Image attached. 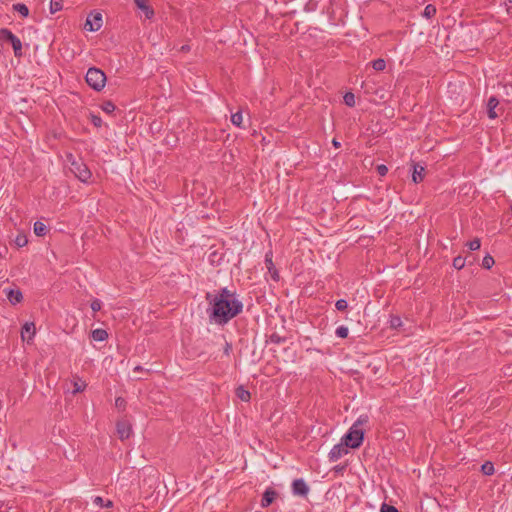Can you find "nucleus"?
Instances as JSON below:
<instances>
[{
    "label": "nucleus",
    "mask_w": 512,
    "mask_h": 512,
    "mask_svg": "<svg viewBox=\"0 0 512 512\" xmlns=\"http://www.w3.org/2000/svg\"><path fill=\"white\" fill-rule=\"evenodd\" d=\"M205 298L211 305L207 310L209 320L218 325L227 324L243 310V303L240 300L212 299L211 293H207Z\"/></svg>",
    "instance_id": "f257e3e1"
},
{
    "label": "nucleus",
    "mask_w": 512,
    "mask_h": 512,
    "mask_svg": "<svg viewBox=\"0 0 512 512\" xmlns=\"http://www.w3.org/2000/svg\"><path fill=\"white\" fill-rule=\"evenodd\" d=\"M465 266V259L461 256H457L453 259V267L460 270Z\"/></svg>",
    "instance_id": "f704fd0d"
},
{
    "label": "nucleus",
    "mask_w": 512,
    "mask_h": 512,
    "mask_svg": "<svg viewBox=\"0 0 512 512\" xmlns=\"http://www.w3.org/2000/svg\"><path fill=\"white\" fill-rule=\"evenodd\" d=\"M93 503L99 507L112 508L114 506L113 501L106 500L104 501L102 497L96 496L93 499Z\"/></svg>",
    "instance_id": "4be33fe9"
},
{
    "label": "nucleus",
    "mask_w": 512,
    "mask_h": 512,
    "mask_svg": "<svg viewBox=\"0 0 512 512\" xmlns=\"http://www.w3.org/2000/svg\"><path fill=\"white\" fill-rule=\"evenodd\" d=\"M63 8V0H51L50 1V13L55 14L61 11Z\"/></svg>",
    "instance_id": "b1692460"
},
{
    "label": "nucleus",
    "mask_w": 512,
    "mask_h": 512,
    "mask_svg": "<svg viewBox=\"0 0 512 512\" xmlns=\"http://www.w3.org/2000/svg\"><path fill=\"white\" fill-rule=\"evenodd\" d=\"M92 338L95 341H104L108 338V333L104 329H95L92 331Z\"/></svg>",
    "instance_id": "aec40b11"
},
{
    "label": "nucleus",
    "mask_w": 512,
    "mask_h": 512,
    "mask_svg": "<svg viewBox=\"0 0 512 512\" xmlns=\"http://www.w3.org/2000/svg\"><path fill=\"white\" fill-rule=\"evenodd\" d=\"M494 258L487 254L482 260V267L485 269H490L494 265Z\"/></svg>",
    "instance_id": "7c9ffc66"
},
{
    "label": "nucleus",
    "mask_w": 512,
    "mask_h": 512,
    "mask_svg": "<svg viewBox=\"0 0 512 512\" xmlns=\"http://www.w3.org/2000/svg\"><path fill=\"white\" fill-rule=\"evenodd\" d=\"M16 36L7 28L0 29V39L3 41L11 42Z\"/></svg>",
    "instance_id": "5701e85b"
},
{
    "label": "nucleus",
    "mask_w": 512,
    "mask_h": 512,
    "mask_svg": "<svg viewBox=\"0 0 512 512\" xmlns=\"http://www.w3.org/2000/svg\"><path fill=\"white\" fill-rule=\"evenodd\" d=\"M349 447L341 440L339 444H336L333 446V448L330 450L328 457L331 462H336L340 458H342L344 455L348 454Z\"/></svg>",
    "instance_id": "423d86ee"
},
{
    "label": "nucleus",
    "mask_w": 512,
    "mask_h": 512,
    "mask_svg": "<svg viewBox=\"0 0 512 512\" xmlns=\"http://www.w3.org/2000/svg\"><path fill=\"white\" fill-rule=\"evenodd\" d=\"M309 490V486L302 478L295 479L292 482V493L295 496L307 497Z\"/></svg>",
    "instance_id": "0eeeda50"
},
{
    "label": "nucleus",
    "mask_w": 512,
    "mask_h": 512,
    "mask_svg": "<svg viewBox=\"0 0 512 512\" xmlns=\"http://www.w3.org/2000/svg\"><path fill=\"white\" fill-rule=\"evenodd\" d=\"M6 295H7L9 302L13 305L20 303L23 299L22 292L19 289H17V290L9 289L7 291Z\"/></svg>",
    "instance_id": "2eb2a0df"
},
{
    "label": "nucleus",
    "mask_w": 512,
    "mask_h": 512,
    "mask_svg": "<svg viewBox=\"0 0 512 512\" xmlns=\"http://www.w3.org/2000/svg\"><path fill=\"white\" fill-rule=\"evenodd\" d=\"M270 273H271L272 278H273L274 280H276V281H278V280H279V275H278V272H277V270H276L275 268H274V269H272V271H271Z\"/></svg>",
    "instance_id": "49530a36"
},
{
    "label": "nucleus",
    "mask_w": 512,
    "mask_h": 512,
    "mask_svg": "<svg viewBox=\"0 0 512 512\" xmlns=\"http://www.w3.org/2000/svg\"><path fill=\"white\" fill-rule=\"evenodd\" d=\"M286 341L285 337L280 336L277 333H272L269 337V342L274 344H280Z\"/></svg>",
    "instance_id": "473e14b6"
},
{
    "label": "nucleus",
    "mask_w": 512,
    "mask_h": 512,
    "mask_svg": "<svg viewBox=\"0 0 512 512\" xmlns=\"http://www.w3.org/2000/svg\"><path fill=\"white\" fill-rule=\"evenodd\" d=\"M235 393L236 396L244 402H248L251 399L250 392L246 390L243 386L237 387Z\"/></svg>",
    "instance_id": "dca6fc26"
},
{
    "label": "nucleus",
    "mask_w": 512,
    "mask_h": 512,
    "mask_svg": "<svg viewBox=\"0 0 512 512\" xmlns=\"http://www.w3.org/2000/svg\"><path fill=\"white\" fill-rule=\"evenodd\" d=\"M468 248L471 251H476L481 247V242L479 238H474L473 240L467 243Z\"/></svg>",
    "instance_id": "72a5a7b5"
},
{
    "label": "nucleus",
    "mask_w": 512,
    "mask_h": 512,
    "mask_svg": "<svg viewBox=\"0 0 512 512\" xmlns=\"http://www.w3.org/2000/svg\"><path fill=\"white\" fill-rule=\"evenodd\" d=\"M498 105L499 100L495 96H491L487 103V113L490 119H495L499 116V114L496 111Z\"/></svg>",
    "instance_id": "f8f14e48"
},
{
    "label": "nucleus",
    "mask_w": 512,
    "mask_h": 512,
    "mask_svg": "<svg viewBox=\"0 0 512 512\" xmlns=\"http://www.w3.org/2000/svg\"><path fill=\"white\" fill-rule=\"evenodd\" d=\"M231 351H232V344L226 341L223 352L226 356H229Z\"/></svg>",
    "instance_id": "a18cd8bd"
},
{
    "label": "nucleus",
    "mask_w": 512,
    "mask_h": 512,
    "mask_svg": "<svg viewBox=\"0 0 512 512\" xmlns=\"http://www.w3.org/2000/svg\"><path fill=\"white\" fill-rule=\"evenodd\" d=\"M91 309L93 312H98L101 309V301L98 299H95L91 302Z\"/></svg>",
    "instance_id": "37998d69"
},
{
    "label": "nucleus",
    "mask_w": 512,
    "mask_h": 512,
    "mask_svg": "<svg viewBox=\"0 0 512 512\" xmlns=\"http://www.w3.org/2000/svg\"><path fill=\"white\" fill-rule=\"evenodd\" d=\"M381 512H399L398 509L392 505L383 503L381 506Z\"/></svg>",
    "instance_id": "a19ab883"
},
{
    "label": "nucleus",
    "mask_w": 512,
    "mask_h": 512,
    "mask_svg": "<svg viewBox=\"0 0 512 512\" xmlns=\"http://www.w3.org/2000/svg\"><path fill=\"white\" fill-rule=\"evenodd\" d=\"M143 370H144V369H143V367H142V366H140V365H137V366L134 368V371H135V372H142Z\"/></svg>",
    "instance_id": "8fccbe9b"
},
{
    "label": "nucleus",
    "mask_w": 512,
    "mask_h": 512,
    "mask_svg": "<svg viewBox=\"0 0 512 512\" xmlns=\"http://www.w3.org/2000/svg\"><path fill=\"white\" fill-rule=\"evenodd\" d=\"M91 122L97 128L102 126V118L100 116H98V115L92 114L91 115Z\"/></svg>",
    "instance_id": "ea45409f"
},
{
    "label": "nucleus",
    "mask_w": 512,
    "mask_h": 512,
    "mask_svg": "<svg viewBox=\"0 0 512 512\" xmlns=\"http://www.w3.org/2000/svg\"><path fill=\"white\" fill-rule=\"evenodd\" d=\"M376 170L380 176H385L388 172V168L384 164L378 165Z\"/></svg>",
    "instance_id": "c03bdc74"
},
{
    "label": "nucleus",
    "mask_w": 512,
    "mask_h": 512,
    "mask_svg": "<svg viewBox=\"0 0 512 512\" xmlns=\"http://www.w3.org/2000/svg\"><path fill=\"white\" fill-rule=\"evenodd\" d=\"M436 7L432 4H428L425 8H424V11L422 13L423 17L427 18V19H431L432 17L435 16L436 14Z\"/></svg>",
    "instance_id": "393cba45"
},
{
    "label": "nucleus",
    "mask_w": 512,
    "mask_h": 512,
    "mask_svg": "<svg viewBox=\"0 0 512 512\" xmlns=\"http://www.w3.org/2000/svg\"><path fill=\"white\" fill-rule=\"evenodd\" d=\"M117 434L121 440L128 439L132 433V426L128 420H119L116 424Z\"/></svg>",
    "instance_id": "6e6552de"
},
{
    "label": "nucleus",
    "mask_w": 512,
    "mask_h": 512,
    "mask_svg": "<svg viewBox=\"0 0 512 512\" xmlns=\"http://www.w3.org/2000/svg\"><path fill=\"white\" fill-rule=\"evenodd\" d=\"M134 3L138 9L143 11L147 19H151L154 16V10L148 4V0H134Z\"/></svg>",
    "instance_id": "9b49d317"
},
{
    "label": "nucleus",
    "mask_w": 512,
    "mask_h": 512,
    "mask_svg": "<svg viewBox=\"0 0 512 512\" xmlns=\"http://www.w3.org/2000/svg\"><path fill=\"white\" fill-rule=\"evenodd\" d=\"M180 51H181V52H189V51H190V46H189V45H183V46L180 48Z\"/></svg>",
    "instance_id": "09e8293b"
},
{
    "label": "nucleus",
    "mask_w": 512,
    "mask_h": 512,
    "mask_svg": "<svg viewBox=\"0 0 512 512\" xmlns=\"http://www.w3.org/2000/svg\"><path fill=\"white\" fill-rule=\"evenodd\" d=\"M481 472L486 476H491L495 472L494 464L491 461H486L481 466Z\"/></svg>",
    "instance_id": "412c9836"
},
{
    "label": "nucleus",
    "mask_w": 512,
    "mask_h": 512,
    "mask_svg": "<svg viewBox=\"0 0 512 512\" xmlns=\"http://www.w3.org/2000/svg\"><path fill=\"white\" fill-rule=\"evenodd\" d=\"M231 122L237 126V127H241V124L243 122V116H242V113L240 111L236 112V113H233L231 115Z\"/></svg>",
    "instance_id": "cd10ccee"
},
{
    "label": "nucleus",
    "mask_w": 512,
    "mask_h": 512,
    "mask_svg": "<svg viewBox=\"0 0 512 512\" xmlns=\"http://www.w3.org/2000/svg\"><path fill=\"white\" fill-rule=\"evenodd\" d=\"M15 245L19 248L24 247L28 243L27 236L25 234H19L14 240Z\"/></svg>",
    "instance_id": "c85d7f7f"
},
{
    "label": "nucleus",
    "mask_w": 512,
    "mask_h": 512,
    "mask_svg": "<svg viewBox=\"0 0 512 512\" xmlns=\"http://www.w3.org/2000/svg\"><path fill=\"white\" fill-rule=\"evenodd\" d=\"M368 422L367 415H361L351 426L349 431L342 437V441L352 449L359 448L364 440V430L360 426Z\"/></svg>",
    "instance_id": "f03ea898"
},
{
    "label": "nucleus",
    "mask_w": 512,
    "mask_h": 512,
    "mask_svg": "<svg viewBox=\"0 0 512 512\" xmlns=\"http://www.w3.org/2000/svg\"><path fill=\"white\" fill-rule=\"evenodd\" d=\"M212 299L238 300L236 294L228 288H222L217 295H212Z\"/></svg>",
    "instance_id": "4468645a"
},
{
    "label": "nucleus",
    "mask_w": 512,
    "mask_h": 512,
    "mask_svg": "<svg viewBox=\"0 0 512 512\" xmlns=\"http://www.w3.org/2000/svg\"><path fill=\"white\" fill-rule=\"evenodd\" d=\"M389 324L392 329H398L402 326V320L399 316H391Z\"/></svg>",
    "instance_id": "c756f323"
},
{
    "label": "nucleus",
    "mask_w": 512,
    "mask_h": 512,
    "mask_svg": "<svg viewBox=\"0 0 512 512\" xmlns=\"http://www.w3.org/2000/svg\"><path fill=\"white\" fill-rule=\"evenodd\" d=\"M332 145H333V146H334V148H336V149H338V148H340V147H341V143H340L336 138H334V139L332 140Z\"/></svg>",
    "instance_id": "de8ad7c7"
},
{
    "label": "nucleus",
    "mask_w": 512,
    "mask_h": 512,
    "mask_svg": "<svg viewBox=\"0 0 512 512\" xmlns=\"http://www.w3.org/2000/svg\"><path fill=\"white\" fill-rule=\"evenodd\" d=\"M278 493L276 490H274L272 487H268L265 492L263 493L262 499H261V507L267 508L269 507L277 498Z\"/></svg>",
    "instance_id": "1a4fd4ad"
},
{
    "label": "nucleus",
    "mask_w": 512,
    "mask_h": 512,
    "mask_svg": "<svg viewBox=\"0 0 512 512\" xmlns=\"http://www.w3.org/2000/svg\"><path fill=\"white\" fill-rule=\"evenodd\" d=\"M348 333L349 330L346 326H339L335 331V334L340 338H346L348 336Z\"/></svg>",
    "instance_id": "e433bc0d"
},
{
    "label": "nucleus",
    "mask_w": 512,
    "mask_h": 512,
    "mask_svg": "<svg viewBox=\"0 0 512 512\" xmlns=\"http://www.w3.org/2000/svg\"><path fill=\"white\" fill-rule=\"evenodd\" d=\"M424 173H425V168L422 165H420L418 163L413 164L412 180L414 183L422 182L424 179Z\"/></svg>",
    "instance_id": "ddd939ff"
},
{
    "label": "nucleus",
    "mask_w": 512,
    "mask_h": 512,
    "mask_svg": "<svg viewBox=\"0 0 512 512\" xmlns=\"http://www.w3.org/2000/svg\"><path fill=\"white\" fill-rule=\"evenodd\" d=\"M85 80L92 89L101 91L106 83V75L99 68L91 67L86 73Z\"/></svg>",
    "instance_id": "7ed1b4c3"
},
{
    "label": "nucleus",
    "mask_w": 512,
    "mask_h": 512,
    "mask_svg": "<svg viewBox=\"0 0 512 512\" xmlns=\"http://www.w3.org/2000/svg\"><path fill=\"white\" fill-rule=\"evenodd\" d=\"M102 14L99 12H91L86 19L84 29L90 32L98 31L102 27Z\"/></svg>",
    "instance_id": "39448f33"
},
{
    "label": "nucleus",
    "mask_w": 512,
    "mask_h": 512,
    "mask_svg": "<svg viewBox=\"0 0 512 512\" xmlns=\"http://www.w3.org/2000/svg\"><path fill=\"white\" fill-rule=\"evenodd\" d=\"M35 332V324L33 322H26L21 329L22 340L29 343L33 339Z\"/></svg>",
    "instance_id": "9d476101"
},
{
    "label": "nucleus",
    "mask_w": 512,
    "mask_h": 512,
    "mask_svg": "<svg viewBox=\"0 0 512 512\" xmlns=\"http://www.w3.org/2000/svg\"><path fill=\"white\" fill-rule=\"evenodd\" d=\"M265 264H266V267L267 269L269 270V272L272 271V269H274V264H273V261H272V253H267L266 256H265Z\"/></svg>",
    "instance_id": "58836bf2"
},
{
    "label": "nucleus",
    "mask_w": 512,
    "mask_h": 512,
    "mask_svg": "<svg viewBox=\"0 0 512 512\" xmlns=\"http://www.w3.org/2000/svg\"><path fill=\"white\" fill-rule=\"evenodd\" d=\"M115 406L119 409H124L126 407V401L122 397H117L115 399Z\"/></svg>",
    "instance_id": "79ce46f5"
},
{
    "label": "nucleus",
    "mask_w": 512,
    "mask_h": 512,
    "mask_svg": "<svg viewBox=\"0 0 512 512\" xmlns=\"http://www.w3.org/2000/svg\"><path fill=\"white\" fill-rule=\"evenodd\" d=\"M12 9L18 12L22 17L26 18L29 15V9L24 3H15Z\"/></svg>",
    "instance_id": "f3484780"
},
{
    "label": "nucleus",
    "mask_w": 512,
    "mask_h": 512,
    "mask_svg": "<svg viewBox=\"0 0 512 512\" xmlns=\"http://www.w3.org/2000/svg\"><path fill=\"white\" fill-rule=\"evenodd\" d=\"M73 386H74L73 393L76 394V393L82 392L85 389L86 383L81 380H78V381L74 382Z\"/></svg>",
    "instance_id": "c9c22d12"
},
{
    "label": "nucleus",
    "mask_w": 512,
    "mask_h": 512,
    "mask_svg": "<svg viewBox=\"0 0 512 512\" xmlns=\"http://www.w3.org/2000/svg\"><path fill=\"white\" fill-rule=\"evenodd\" d=\"M71 171L82 182H87L91 178V172L87 165L82 161L73 160L71 162Z\"/></svg>",
    "instance_id": "20e7f679"
},
{
    "label": "nucleus",
    "mask_w": 512,
    "mask_h": 512,
    "mask_svg": "<svg viewBox=\"0 0 512 512\" xmlns=\"http://www.w3.org/2000/svg\"><path fill=\"white\" fill-rule=\"evenodd\" d=\"M344 102L347 106L353 107L355 105V95L352 92H347L344 95Z\"/></svg>",
    "instance_id": "2f4dec72"
},
{
    "label": "nucleus",
    "mask_w": 512,
    "mask_h": 512,
    "mask_svg": "<svg viewBox=\"0 0 512 512\" xmlns=\"http://www.w3.org/2000/svg\"><path fill=\"white\" fill-rule=\"evenodd\" d=\"M372 67L376 71H383L386 68V62L382 58H378L371 62Z\"/></svg>",
    "instance_id": "bb28decb"
},
{
    "label": "nucleus",
    "mask_w": 512,
    "mask_h": 512,
    "mask_svg": "<svg viewBox=\"0 0 512 512\" xmlns=\"http://www.w3.org/2000/svg\"><path fill=\"white\" fill-rule=\"evenodd\" d=\"M101 109L107 114H112L115 111L116 106L112 101L108 100L102 103Z\"/></svg>",
    "instance_id": "a878e982"
},
{
    "label": "nucleus",
    "mask_w": 512,
    "mask_h": 512,
    "mask_svg": "<svg viewBox=\"0 0 512 512\" xmlns=\"http://www.w3.org/2000/svg\"><path fill=\"white\" fill-rule=\"evenodd\" d=\"M335 307L339 311H344V310L347 309L348 303H347V301L345 299H339V300L336 301Z\"/></svg>",
    "instance_id": "4c0bfd02"
},
{
    "label": "nucleus",
    "mask_w": 512,
    "mask_h": 512,
    "mask_svg": "<svg viewBox=\"0 0 512 512\" xmlns=\"http://www.w3.org/2000/svg\"><path fill=\"white\" fill-rule=\"evenodd\" d=\"M47 232H48V228L43 222L36 221L34 223V233L37 236H44V235H46Z\"/></svg>",
    "instance_id": "6ab92c4d"
},
{
    "label": "nucleus",
    "mask_w": 512,
    "mask_h": 512,
    "mask_svg": "<svg viewBox=\"0 0 512 512\" xmlns=\"http://www.w3.org/2000/svg\"><path fill=\"white\" fill-rule=\"evenodd\" d=\"M11 45L13 47V51H14V55L16 57H21L22 56V42L21 40L16 36V38H14L11 42Z\"/></svg>",
    "instance_id": "a211bd4d"
}]
</instances>
